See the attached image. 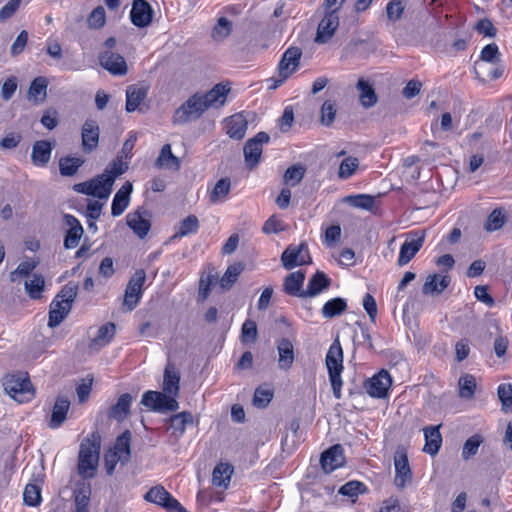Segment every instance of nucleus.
Segmentation results:
<instances>
[{"label": "nucleus", "mask_w": 512, "mask_h": 512, "mask_svg": "<svg viewBox=\"0 0 512 512\" xmlns=\"http://www.w3.org/2000/svg\"><path fill=\"white\" fill-rule=\"evenodd\" d=\"M128 169V164L123 161L122 157L114 159L103 173L94 178L77 183L73 186V190L88 196L106 199L109 197L115 179L124 174Z\"/></svg>", "instance_id": "1"}, {"label": "nucleus", "mask_w": 512, "mask_h": 512, "mask_svg": "<svg viewBox=\"0 0 512 512\" xmlns=\"http://www.w3.org/2000/svg\"><path fill=\"white\" fill-rule=\"evenodd\" d=\"M101 450V435L98 430L89 433L80 443L77 471L83 478H93L96 474Z\"/></svg>", "instance_id": "2"}, {"label": "nucleus", "mask_w": 512, "mask_h": 512, "mask_svg": "<svg viewBox=\"0 0 512 512\" xmlns=\"http://www.w3.org/2000/svg\"><path fill=\"white\" fill-rule=\"evenodd\" d=\"M343 350L341 343L338 339L332 342L325 357V365L328 371L329 381L331 383L333 395L336 399L342 397V372L343 365Z\"/></svg>", "instance_id": "3"}, {"label": "nucleus", "mask_w": 512, "mask_h": 512, "mask_svg": "<svg viewBox=\"0 0 512 512\" xmlns=\"http://www.w3.org/2000/svg\"><path fill=\"white\" fill-rule=\"evenodd\" d=\"M131 438V432L125 430L117 436L113 445L106 450L104 454V466L109 476L114 473L119 462L122 464L129 462L131 458Z\"/></svg>", "instance_id": "4"}, {"label": "nucleus", "mask_w": 512, "mask_h": 512, "mask_svg": "<svg viewBox=\"0 0 512 512\" xmlns=\"http://www.w3.org/2000/svg\"><path fill=\"white\" fill-rule=\"evenodd\" d=\"M77 296V286L67 284L55 296L50 304L48 326H58L68 315Z\"/></svg>", "instance_id": "5"}, {"label": "nucleus", "mask_w": 512, "mask_h": 512, "mask_svg": "<svg viewBox=\"0 0 512 512\" xmlns=\"http://www.w3.org/2000/svg\"><path fill=\"white\" fill-rule=\"evenodd\" d=\"M5 392L16 402L23 404L35 397V390L27 373L7 374L3 379Z\"/></svg>", "instance_id": "6"}, {"label": "nucleus", "mask_w": 512, "mask_h": 512, "mask_svg": "<svg viewBox=\"0 0 512 512\" xmlns=\"http://www.w3.org/2000/svg\"><path fill=\"white\" fill-rule=\"evenodd\" d=\"M302 51L298 47H289L282 55L278 64V76L272 77L270 88L276 89L282 85L298 68Z\"/></svg>", "instance_id": "7"}, {"label": "nucleus", "mask_w": 512, "mask_h": 512, "mask_svg": "<svg viewBox=\"0 0 512 512\" xmlns=\"http://www.w3.org/2000/svg\"><path fill=\"white\" fill-rule=\"evenodd\" d=\"M206 110L207 105L202 100L201 93H195L175 110L172 121L174 124H185L199 119Z\"/></svg>", "instance_id": "8"}, {"label": "nucleus", "mask_w": 512, "mask_h": 512, "mask_svg": "<svg viewBox=\"0 0 512 512\" xmlns=\"http://www.w3.org/2000/svg\"><path fill=\"white\" fill-rule=\"evenodd\" d=\"M141 404L155 412L176 411L179 408L177 399L166 394L164 391L148 390L144 392Z\"/></svg>", "instance_id": "9"}, {"label": "nucleus", "mask_w": 512, "mask_h": 512, "mask_svg": "<svg viewBox=\"0 0 512 512\" xmlns=\"http://www.w3.org/2000/svg\"><path fill=\"white\" fill-rule=\"evenodd\" d=\"M144 500L156 504L168 512H185L182 504L162 485L150 488L144 495Z\"/></svg>", "instance_id": "10"}, {"label": "nucleus", "mask_w": 512, "mask_h": 512, "mask_svg": "<svg viewBox=\"0 0 512 512\" xmlns=\"http://www.w3.org/2000/svg\"><path fill=\"white\" fill-rule=\"evenodd\" d=\"M145 281L146 272L144 269H137L129 279L125 289L123 301V304L126 306L127 310L132 311L139 304L143 295V286Z\"/></svg>", "instance_id": "11"}, {"label": "nucleus", "mask_w": 512, "mask_h": 512, "mask_svg": "<svg viewBox=\"0 0 512 512\" xmlns=\"http://www.w3.org/2000/svg\"><path fill=\"white\" fill-rule=\"evenodd\" d=\"M425 231L414 230L406 234V239L400 247L397 263L399 266L408 264L419 252L425 242Z\"/></svg>", "instance_id": "12"}, {"label": "nucleus", "mask_w": 512, "mask_h": 512, "mask_svg": "<svg viewBox=\"0 0 512 512\" xmlns=\"http://www.w3.org/2000/svg\"><path fill=\"white\" fill-rule=\"evenodd\" d=\"M270 136L264 132H258L254 137L248 139L243 147L244 158L250 170L256 168L260 162L263 145L269 143Z\"/></svg>", "instance_id": "13"}, {"label": "nucleus", "mask_w": 512, "mask_h": 512, "mask_svg": "<svg viewBox=\"0 0 512 512\" xmlns=\"http://www.w3.org/2000/svg\"><path fill=\"white\" fill-rule=\"evenodd\" d=\"M391 386L392 377L390 373L385 369H381L372 377L366 379L363 383V387L366 393L370 397L377 399L386 398L389 394Z\"/></svg>", "instance_id": "14"}, {"label": "nucleus", "mask_w": 512, "mask_h": 512, "mask_svg": "<svg viewBox=\"0 0 512 512\" xmlns=\"http://www.w3.org/2000/svg\"><path fill=\"white\" fill-rule=\"evenodd\" d=\"M281 262L283 267L287 270L310 264L311 257L307 244L300 243L299 245H289L281 255Z\"/></svg>", "instance_id": "15"}, {"label": "nucleus", "mask_w": 512, "mask_h": 512, "mask_svg": "<svg viewBox=\"0 0 512 512\" xmlns=\"http://www.w3.org/2000/svg\"><path fill=\"white\" fill-rule=\"evenodd\" d=\"M338 27L339 13L336 10L325 11L317 27L315 42L327 43L333 37Z\"/></svg>", "instance_id": "16"}, {"label": "nucleus", "mask_w": 512, "mask_h": 512, "mask_svg": "<svg viewBox=\"0 0 512 512\" xmlns=\"http://www.w3.org/2000/svg\"><path fill=\"white\" fill-rule=\"evenodd\" d=\"M154 10L147 0H133L130 10V20L138 28H144L151 24Z\"/></svg>", "instance_id": "17"}, {"label": "nucleus", "mask_w": 512, "mask_h": 512, "mask_svg": "<svg viewBox=\"0 0 512 512\" xmlns=\"http://www.w3.org/2000/svg\"><path fill=\"white\" fill-rule=\"evenodd\" d=\"M100 128L96 120L87 119L81 128V148L89 154L96 150L99 144Z\"/></svg>", "instance_id": "18"}, {"label": "nucleus", "mask_w": 512, "mask_h": 512, "mask_svg": "<svg viewBox=\"0 0 512 512\" xmlns=\"http://www.w3.org/2000/svg\"><path fill=\"white\" fill-rule=\"evenodd\" d=\"M230 91L231 85L229 81L220 82L206 93L201 94V98L205 105H207V110L210 107L220 108L226 103Z\"/></svg>", "instance_id": "19"}, {"label": "nucleus", "mask_w": 512, "mask_h": 512, "mask_svg": "<svg viewBox=\"0 0 512 512\" xmlns=\"http://www.w3.org/2000/svg\"><path fill=\"white\" fill-rule=\"evenodd\" d=\"M345 463L343 448L340 444H335L321 454L320 464L325 473H331L342 467Z\"/></svg>", "instance_id": "20"}, {"label": "nucleus", "mask_w": 512, "mask_h": 512, "mask_svg": "<svg viewBox=\"0 0 512 512\" xmlns=\"http://www.w3.org/2000/svg\"><path fill=\"white\" fill-rule=\"evenodd\" d=\"M99 62L112 75H125L127 64L123 56L112 51H104L99 55Z\"/></svg>", "instance_id": "21"}, {"label": "nucleus", "mask_w": 512, "mask_h": 512, "mask_svg": "<svg viewBox=\"0 0 512 512\" xmlns=\"http://www.w3.org/2000/svg\"><path fill=\"white\" fill-rule=\"evenodd\" d=\"M248 122L242 113H236L224 120L226 134L235 140H242L245 137Z\"/></svg>", "instance_id": "22"}, {"label": "nucleus", "mask_w": 512, "mask_h": 512, "mask_svg": "<svg viewBox=\"0 0 512 512\" xmlns=\"http://www.w3.org/2000/svg\"><path fill=\"white\" fill-rule=\"evenodd\" d=\"M64 221L69 227L65 234L64 247L66 249H73L78 246L84 230L80 221L74 215L65 214Z\"/></svg>", "instance_id": "23"}, {"label": "nucleus", "mask_w": 512, "mask_h": 512, "mask_svg": "<svg viewBox=\"0 0 512 512\" xmlns=\"http://www.w3.org/2000/svg\"><path fill=\"white\" fill-rule=\"evenodd\" d=\"M395 466V485L403 489L406 487L408 483L412 480V472L408 461V456L406 453L400 454L394 460Z\"/></svg>", "instance_id": "24"}, {"label": "nucleus", "mask_w": 512, "mask_h": 512, "mask_svg": "<svg viewBox=\"0 0 512 512\" xmlns=\"http://www.w3.org/2000/svg\"><path fill=\"white\" fill-rule=\"evenodd\" d=\"M162 389L166 394L177 399L180 391V373L171 362L164 369Z\"/></svg>", "instance_id": "25"}, {"label": "nucleus", "mask_w": 512, "mask_h": 512, "mask_svg": "<svg viewBox=\"0 0 512 512\" xmlns=\"http://www.w3.org/2000/svg\"><path fill=\"white\" fill-rule=\"evenodd\" d=\"M70 408V401L65 396H58L52 407L51 417L48 426L51 429H57L63 425L67 418Z\"/></svg>", "instance_id": "26"}, {"label": "nucleus", "mask_w": 512, "mask_h": 512, "mask_svg": "<svg viewBox=\"0 0 512 512\" xmlns=\"http://www.w3.org/2000/svg\"><path fill=\"white\" fill-rule=\"evenodd\" d=\"M194 417L189 411H182L169 417L166 422L169 423L168 430H171V435L179 439L186 431V426L192 424Z\"/></svg>", "instance_id": "27"}, {"label": "nucleus", "mask_w": 512, "mask_h": 512, "mask_svg": "<svg viewBox=\"0 0 512 512\" xmlns=\"http://www.w3.org/2000/svg\"><path fill=\"white\" fill-rule=\"evenodd\" d=\"M441 425L427 426L423 429L425 445L423 451L431 456L438 454L442 446Z\"/></svg>", "instance_id": "28"}, {"label": "nucleus", "mask_w": 512, "mask_h": 512, "mask_svg": "<svg viewBox=\"0 0 512 512\" xmlns=\"http://www.w3.org/2000/svg\"><path fill=\"white\" fill-rule=\"evenodd\" d=\"M126 222L128 227L140 239L145 238L151 229L150 221L144 217L143 213H141L139 210L128 213L126 216Z\"/></svg>", "instance_id": "29"}, {"label": "nucleus", "mask_w": 512, "mask_h": 512, "mask_svg": "<svg viewBox=\"0 0 512 512\" xmlns=\"http://www.w3.org/2000/svg\"><path fill=\"white\" fill-rule=\"evenodd\" d=\"M305 280V272L298 270L288 274L284 279V292L290 296L305 298V290L302 289Z\"/></svg>", "instance_id": "30"}, {"label": "nucleus", "mask_w": 512, "mask_h": 512, "mask_svg": "<svg viewBox=\"0 0 512 512\" xmlns=\"http://www.w3.org/2000/svg\"><path fill=\"white\" fill-rule=\"evenodd\" d=\"M132 189V184L130 182H125L114 195L111 205V214L114 217L120 216L128 207Z\"/></svg>", "instance_id": "31"}, {"label": "nucleus", "mask_w": 512, "mask_h": 512, "mask_svg": "<svg viewBox=\"0 0 512 512\" xmlns=\"http://www.w3.org/2000/svg\"><path fill=\"white\" fill-rule=\"evenodd\" d=\"M48 80L46 77L38 76L34 78L28 89V100L34 105L43 103L47 98Z\"/></svg>", "instance_id": "32"}, {"label": "nucleus", "mask_w": 512, "mask_h": 512, "mask_svg": "<svg viewBox=\"0 0 512 512\" xmlns=\"http://www.w3.org/2000/svg\"><path fill=\"white\" fill-rule=\"evenodd\" d=\"M132 396L129 393H123L117 399V402L112 405L108 411V417L121 422L130 415L132 404Z\"/></svg>", "instance_id": "33"}, {"label": "nucleus", "mask_w": 512, "mask_h": 512, "mask_svg": "<svg viewBox=\"0 0 512 512\" xmlns=\"http://www.w3.org/2000/svg\"><path fill=\"white\" fill-rule=\"evenodd\" d=\"M52 145L47 140L36 141L32 148L31 159L34 165L44 167L51 158Z\"/></svg>", "instance_id": "34"}, {"label": "nucleus", "mask_w": 512, "mask_h": 512, "mask_svg": "<svg viewBox=\"0 0 512 512\" xmlns=\"http://www.w3.org/2000/svg\"><path fill=\"white\" fill-rule=\"evenodd\" d=\"M331 285V279L322 271H317L308 281L305 289V298L315 297L322 291L328 289Z\"/></svg>", "instance_id": "35"}, {"label": "nucleus", "mask_w": 512, "mask_h": 512, "mask_svg": "<svg viewBox=\"0 0 512 512\" xmlns=\"http://www.w3.org/2000/svg\"><path fill=\"white\" fill-rule=\"evenodd\" d=\"M279 354V367L283 370H288L292 367L294 362V347L292 342L287 338H282L277 345Z\"/></svg>", "instance_id": "36"}, {"label": "nucleus", "mask_w": 512, "mask_h": 512, "mask_svg": "<svg viewBox=\"0 0 512 512\" xmlns=\"http://www.w3.org/2000/svg\"><path fill=\"white\" fill-rule=\"evenodd\" d=\"M356 87L359 90V100L363 107L371 108L377 103L378 96L373 86L367 80L360 78Z\"/></svg>", "instance_id": "37"}, {"label": "nucleus", "mask_w": 512, "mask_h": 512, "mask_svg": "<svg viewBox=\"0 0 512 512\" xmlns=\"http://www.w3.org/2000/svg\"><path fill=\"white\" fill-rule=\"evenodd\" d=\"M158 168H169L178 170L180 168V160L176 157L171 150L170 144H164L160 150V154L155 161Z\"/></svg>", "instance_id": "38"}, {"label": "nucleus", "mask_w": 512, "mask_h": 512, "mask_svg": "<svg viewBox=\"0 0 512 512\" xmlns=\"http://www.w3.org/2000/svg\"><path fill=\"white\" fill-rule=\"evenodd\" d=\"M217 281V273L215 269L211 265H207L203 270L200 279H199V294L202 298H207L210 293L213 285Z\"/></svg>", "instance_id": "39"}, {"label": "nucleus", "mask_w": 512, "mask_h": 512, "mask_svg": "<svg viewBox=\"0 0 512 512\" xmlns=\"http://www.w3.org/2000/svg\"><path fill=\"white\" fill-rule=\"evenodd\" d=\"M347 309V302L344 298L335 297L324 303L321 313L324 318H334L341 315Z\"/></svg>", "instance_id": "40"}, {"label": "nucleus", "mask_w": 512, "mask_h": 512, "mask_svg": "<svg viewBox=\"0 0 512 512\" xmlns=\"http://www.w3.org/2000/svg\"><path fill=\"white\" fill-rule=\"evenodd\" d=\"M147 92L143 88L129 86L126 91V110L134 112L146 98Z\"/></svg>", "instance_id": "41"}, {"label": "nucleus", "mask_w": 512, "mask_h": 512, "mask_svg": "<svg viewBox=\"0 0 512 512\" xmlns=\"http://www.w3.org/2000/svg\"><path fill=\"white\" fill-rule=\"evenodd\" d=\"M231 191V180L228 177L219 179L214 188L209 194V200L211 203H218L224 201Z\"/></svg>", "instance_id": "42"}, {"label": "nucleus", "mask_w": 512, "mask_h": 512, "mask_svg": "<svg viewBox=\"0 0 512 512\" xmlns=\"http://www.w3.org/2000/svg\"><path fill=\"white\" fill-rule=\"evenodd\" d=\"M233 473V466L229 463H219L215 466L212 473V481L216 486H224L227 487L231 475Z\"/></svg>", "instance_id": "43"}, {"label": "nucleus", "mask_w": 512, "mask_h": 512, "mask_svg": "<svg viewBox=\"0 0 512 512\" xmlns=\"http://www.w3.org/2000/svg\"><path fill=\"white\" fill-rule=\"evenodd\" d=\"M274 395L273 389L269 384H262L258 386L253 395V405L257 408H266L272 401Z\"/></svg>", "instance_id": "44"}, {"label": "nucleus", "mask_w": 512, "mask_h": 512, "mask_svg": "<svg viewBox=\"0 0 512 512\" xmlns=\"http://www.w3.org/2000/svg\"><path fill=\"white\" fill-rule=\"evenodd\" d=\"M84 160L80 157L64 156L59 159V171L62 176H73L83 165Z\"/></svg>", "instance_id": "45"}, {"label": "nucleus", "mask_w": 512, "mask_h": 512, "mask_svg": "<svg viewBox=\"0 0 512 512\" xmlns=\"http://www.w3.org/2000/svg\"><path fill=\"white\" fill-rule=\"evenodd\" d=\"M25 290L29 297L34 300L42 298L45 287V279L41 274H33L32 278L25 282Z\"/></svg>", "instance_id": "46"}, {"label": "nucleus", "mask_w": 512, "mask_h": 512, "mask_svg": "<svg viewBox=\"0 0 512 512\" xmlns=\"http://www.w3.org/2000/svg\"><path fill=\"white\" fill-rule=\"evenodd\" d=\"M115 333L116 325L113 322H107L98 329L97 335L91 341V345L105 346L113 340Z\"/></svg>", "instance_id": "47"}, {"label": "nucleus", "mask_w": 512, "mask_h": 512, "mask_svg": "<svg viewBox=\"0 0 512 512\" xmlns=\"http://www.w3.org/2000/svg\"><path fill=\"white\" fill-rule=\"evenodd\" d=\"M199 227L200 224L197 216L194 214H190L180 222L178 230L174 235V238H181L188 236L190 234H195L198 232Z\"/></svg>", "instance_id": "48"}, {"label": "nucleus", "mask_w": 512, "mask_h": 512, "mask_svg": "<svg viewBox=\"0 0 512 512\" xmlns=\"http://www.w3.org/2000/svg\"><path fill=\"white\" fill-rule=\"evenodd\" d=\"M507 217L502 208H495L488 215L484 228L488 232L500 230L506 223Z\"/></svg>", "instance_id": "49"}, {"label": "nucleus", "mask_w": 512, "mask_h": 512, "mask_svg": "<svg viewBox=\"0 0 512 512\" xmlns=\"http://www.w3.org/2000/svg\"><path fill=\"white\" fill-rule=\"evenodd\" d=\"M450 283V278L448 276H439L437 274L431 275L426 280L423 291L424 293H441L444 291Z\"/></svg>", "instance_id": "50"}, {"label": "nucleus", "mask_w": 512, "mask_h": 512, "mask_svg": "<svg viewBox=\"0 0 512 512\" xmlns=\"http://www.w3.org/2000/svg\"><path fill=\"white\" fill-rule=\"evenodd\" d=\"M243 270L244 265L241 262L229 265L221 278V286L224 289H230L236 283Z\"/></svg>", "instance_id": "51"}, {"label": "nucleus", "mask_w": 512, "mask_h": 512, "mask_svg": "<svg viewBox=\"0 0 512 512\" xmlns=\"http://www.w3.org/2000/svg\"><path fill=\"white\" fill-rule=\"evenodd\" d=\"M23 501L27 506L30 507H36L40 505L42 501L40 487L36 484L28 483L25 486L23 492Z\"/></svg>", "instance_id": "52"}, {"label": "nucleus", "mask_w": 512, "mask_h": 512, "mask_svg": "<svg viewBox=\"0 0 512 512\" xmlns=\"http://www.w3.org/2000/svg\"><path fill=\"white\" fill-rule=\"evenodd\" d=\"M367 491V487L363 482L360 481H349L345 483L341 488L339 489V493L343 496H347L352 499V501H355V499L358 497V495L363 494Z\"/></svg>", "instance_id": "53"}, {"label": "nucleus", "mask_w": 512, "mask_h": 512, "mask_svg": "<svg viewBox=\"0 0 512 512\" xmlns=\"http://www.w3.org/2000/svg\"><path fill=\"white\" fill-rule=\"evenodd\" d=\"M483 443V437L480 434H474L469 437L462 448V458L469 460L478 452L480 445Z\"/></svg>", "instance_id": "54"}, {"label": "nucleus", "mask_w": 512, "mask_h": 512, "mask_svg": "<svg viewBox=\"0 0 512 512\" xmlns=\"http://www.w3.org/2000/svg\"><path fill=\"white\" fill-rule=\"evenodd\" d=\"M476 390V380L471 374H465L459 379V395L462 398L470 399Z\"/></svg>", "instance_id": "55"}, {"label": "nucleus", "mask_w": 512, "mask_h": 512, "mask_svg": "<svg viewBox=\"0 0 512 512\" xmlns=\"http://www.w3.org/2000/svg\"><path fill=\"white\" fill-rule=\"evenodd\" d=\"M404 11L405 5L402 0H390L386 4V16L392 23L399 21L402 18Z\"/></svg>", "instance_id": "56"}, {"label": "nucleus", "mask_w": 512, "mask_h": 512, "mask_svg": "<svg viewBox=\"0 0 512 512\" xmlns=\"http://www.w3.org/2000/svg\"><path fill=\"white\" fill-rule=\"evenodd\" d=\"M359 166V160L355 157L344 158L339 166L338 176L341 179L350 178Z\"/></svg>", "instance_id": "57"}, {"label": "nucleus", "mask_w": 512, "mask_h": 512, "mask_svg": "<svg viewBox=\"0 0 512 512\" xmlns=\"http://www.w3.org/2000/svg\"><path fill=\"white\" fill-rule=\"evenodd\" d=\"M306 169L302 165H292L287 168L284 173L283 179L286 184L292 186L301 182L305 175Z\"/></svg>", "instance_id": "58"}, {"label": "nucleus", "mask_w": 512, "mask_h": 512, "mask_svg": "<svg viewBox=\"0 0 512 512\" xmlns=\"http://www.w3.org/2000/svg\"><path fill=\"white\" fill-rule=\"evenodd\" d=\"M287 225L279 216L273 214L263 224L262 231L265 234H277L285 231Z\"/></svg>", "instance_id": "59"}, {"label": "nucleus", "mask_w": 512, "mask_h": 512, "mask_svg": "<svg viewBox=\"0 0 512 512\" xmlns=\"http://www.w3.org/2000/svg\"><path fill=\"white\" fill-rule=\"evenodd\" d=\"M480 60L487 63H498L500 62L501 53L496 43H490L485 45L479 55Z\"/></svg>", "instance_id": "60"}, {"label": "nucleus", "mask_w": 512, "mask_h": 512, "mask_svg": "<svg viewBox=\"0 0 512 512\" xmlns=\"http://www.w3.org/2000/svg\"><path fill=\"white\" fill-rule=\"evenodd\" d=\"M498 397L502 403V411L512 412V385L500 384L498 386Z\"/></svg>", "instance_id": "61"}, {"label": "nucleus", "mask_w": 512, "mask_h": 512, "mask_svg": "<svg viewBox=\"0 0 512 512\" xmlns=\"http://www.w3.org/2000/svg\"><path fill=\"white\" fill-rule=\"evenodd\" d=\"M39 261L29 259L21 262L17 268L11 273V280L16 281L18 277H28L32 271L38 266Z\"/></svg>", "instance_id": "62"}, {"label": "nucleus", "mask_w": 512, "mask_h": 512, "mask_svg": "<svg viewBox=\"0 0 512 512\" xmlns=\"http://www.w3.org/2000/svg\"><path fill=\"white\" fill-rule=\"evenodd\" d=\"M93 381H94L93 376L88 375L86 378H84L82 380V382L80 384L77 385L76 393H77L78 402L80 404H83L88 401L91 391H92Z\"/></svg>", "instance_id": "63"}, {"label": "nucleus", "mask_w": 512, "mask_h": 512, "mask_svg": "<svg viewBox=\"0 0 512 512\" xmlns=\"http://www.w3.org/2000/svg\"><path fill=\"white\" fill-rule=\"evenodd\" d=\"M321 123L330 126L335 120L337 108L335 102L326 100L321 106Z\"/></svg>", "instance_id": "64"}]
</instances>
